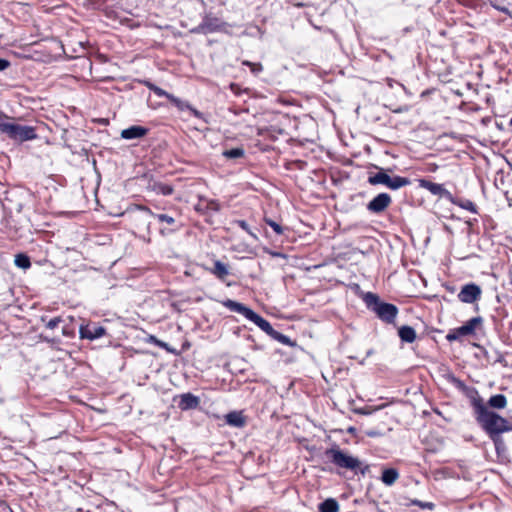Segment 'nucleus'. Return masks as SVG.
Instances as JSON below:
<instances>
[{"label":"nucleus","instance_id":"f257e3e1","mask_svg":"<svg viewBox=\"0 0 512 512\" xmlns=\"http://www.w3.org/2000/svg\"><path fill=\"white\" fill-rule=\"evenodd\" d=\"M473 406L475 408L478 423L490 438L512 430V424L497 413L490 411L486 406H484L482 400H474Z\"/></svg>","mask_w":512,"mask_h":512},{"label":"nucleus","instance_id":"f03ea898","mask_svg":"<svg viewBox=\"0 0 512 512\" xmlns=\"http://www.w3.org/2000/svg\"><path fill=\"white\" fill-rule=\"evenodd\" d=\"M325 454L331 463L340 469L350 470L355 474L360 472L362 475L369 471V465H363L359 458L350 455L338 447L327 449Z\"/></svg>","mask_w":512,"mask_h":512},{"label":"nucleus","instance_id":"7ed1b4c3","mask_svg":"<svg viewBox=\"0 0 512 512\" xmlns=\"http://www.w3.org/2000/svg\"><path fill=\"white\" fill-rule=\"evenodd\" d=\"M363 301L366 304V307L374 312L383 322L391 324L395 321L398 314V308L394 304L382 302L378 295L372 292L365 293Z\"/></svg>","mask_w":512,"mask_h":512},{"label":"nucleus","instance_id":"20e7f679","mask_svg":"<svg viewBox=\"0 0 512 512\" xmlns=\"http://www.w3.org/2000/svg\"><path fill=\"white\" fill-rule=\"evenodd\" d=\"M0 131L9 138L20 142L33 140L37 137L33 127L11 122L9 117L4 114H0Z\"/></svg>","mask_w":512,"mask_h":512},{"label":"nucleus","instance_id":"39448f33","mask_svg":"<svg viewBox=\"0 0 512 512\" xmlns=\"http://www.w3.org/2000/svg\"><path fill=\"white\" fill-rule=\"evenodd\" d=\"M225 307H227L230 311L239 313L243 315L246 319L253 322L255 325H257L262 331L267 333L268 335H272L275 331L272 325L263 317H261L259 314L254 312L252 309L246 307L245 305L233 301V300H227L224 302Z\"/></svg>","mask_w":512,"mask_h":512},{"label":"nucleus","instance_id":"423d86ee","mask_svg":"<svg viewBox=\"0 0 512 512\" xmlns=\"http://www.w3.org/2000/svg\"><path fill=\"white\" fill-rule=\"evenodd\" d=\"M368 182L371 185H385L389 189L397 190L399 188H402L404 186H407L411 183V181L408 178L401 177V176H393L391 177L389 174H387L384 170H380L379 172L370 175L368 178Z\"/></svg>","mask_w":512,"mask_h":512},{"label":"nucleus","instance_id":"0eeeda50","mask_svg":"<svg viewBox=\"0 0 512 512\" xmlns=\"http://www.w3.org/2000/svg\"><path fill=\"white\" fill-rule=\"evenodd\" d=\"M136 209L138 210L139 212V215L136 216V220H138L139 222H141L145 228H146V231H147V234H148V237L144 239L149 242L150 241V222H148V217H154L156 218L158 221L160 222H165L166 224L168 225H173L175 223V218L168 215V214H156V213H153L148 207L146 206H142V205H138L136 206Z\"/></svg>","mask_w":512,"mask_h":512},{"label":"nucleus","instance_id":"6e6552de","mask_svg":"<svg viewBox=\"0 0 512 512\" xmlns=\"http://www.w3.org/2000/svg\"><path fill=\"white\" fill-rule=\"evenodd\" d=\"M482 290L479 285L469 283L462 286L457 297L462 303L473 304L481 298Z\"/></svg>","mask_w":512,"mask_h":512},{"label":"nucleus","instance_id":"1a4fd4ad","mask_svg":"<svg viewBox=\"0 0 512 512\" xmlns=\"http://www.w3.org/2000/svg\"><path fill=\"white\" fill-rule=\"evenodd\" d=\"M419 187L428 190L432 195L453 201V195L442 184L431 182L427 179H418Z\"/></svg>","mask_w":512,"mask_h":512},{"label":"nucleus","instance_id":"9d476101","mask_svg":"<svg viewBox=\"0 0 512 512\" xmlns=\"http://www.w3.org/2000/svg\"><path fill=\"white\" fill-rule=\"evenodd\" d=\"M105 333V328L96 323L81 325L79 328L80 338L82 339L95 340L104 336Z\"/></svg>","mask_w":512,"mask_h":512},{"label":"nucleus","instance_id":"9b49d317","mask_svg":"<svg viewBox=\"0 0 512 512\" xmlns=\"http://www.w3.org/2000/svg\"><path fill=\"white\" fill-rule=\"evenodd\" d=\"M391 201L389 194L380 193L367 204V209L372 213H381L390 205Z\"/></svg>","mask_w":512,"mask_h":512},{"label":"nucleus","instance_id":"f8f14e48","mask_svg":"<svg viewBox=\"0 0 512 512\" xmlns=\"http://www.w3.org/2000/svg\"><path fill=\"white\" fill-rule=\"evenodd\" d=\"M483 323V318L480 316L473 317L468 320L464 325L457 327V333L464 336L473 335L476 329Z\"/></svg>","mask_w":512,"mask_h":512},{"label":"nucleus","instance_id":"ddd939ff","mask_svg":"<svg viewBox=\"0 0 512 512\" xmlns=\"http://www.w3.org/2000/svg\"><path fill=\"white\" fill-rule=\"evenodd\" d=\"M148 133V129L143 126L134 125L123 129L121 137L126 140L139 139Z\"/></svg>","mask_w":512,"mask_h":512},{"label":"nucleus","instance_id":"4468645a","mask_svg":"<svg viewBox=\"0 0 512 512\" xmlns=\"http://www.w3.org/2000/svg\"><path fill=\"white\" fill-rule=\"evenodd\" d=\"M200 400L197 396L192 393H184L180 396L178 406L181 410L186 411L195 409L199 406Z\"/></svg>","mask_w":512,"mask_h":512},{"label":"nucleus","instance_id":"2eb2a0df","mask_svg":"<svg viewBox=\"0 0 512 512\" xmlns=\"http://www.w3.org/2000/svg\"><path fill=\"white\" fill-rule=\"evenodd\" d=\"M226 423L232 427L241 428L245 425V417L240 411H232L225 416Z\"/></svg>","mask_w":512,"mask_h":512},{"label":"nucleus","instance_id":"dca6fc26","mask_svg":"<svg viewBox=\"0 0 512 512\" xmlns=\"http://www.w3.org/2000/svg\"><path fill=\"white\" fill-rule=\"evenodd\" d=\"M209 272L222 281L229 275L228 266L219 260L214 262V266L209 269Z\"/></svg>","mask_w":512,"mask_h":512},{"label":"nucleus","instance_id":"f3484780","mask_svg":"<svg viewBox=\"0 0 512 512\" xmlns=\"http://www.w3.org/2000/svg\"><path fill=\"white\" fill-rule=\"evenodd\" d=\"M398 335L403 342L412 343L416 339V332L411 326H402L398 330Z\"/></svg>","mask_w":512,"mask_h":512},{"label":"nucleus","instance_id":"a211bd4d","mask_svg":"<svg viewBox=\"0 0 512 512\" xmlns=\"http://www.w3.org/2000/svg\"><path fill=\"white\" fill-rule=\"evenodd\" d=\"M398 478H399V473L394 468H387V469L383 470L382 476H381L382 482L387 486L393 485Z\"/></svg>","mask_w":512,"mask_h":512},{"label":"nucleus","instance_id":"6ab92c4d","mask_svg":"<svg viewBox=\"0 0 512 512\" xmlns=\"http://www.w3.org/2000/svg\"><path fill=\"white\" fill-rule=\"evenodd\" d=\"M318 509L320 512H338L339 504L334 498H328L320 503Z\"/></svg>","mask_w":512,"mask_h":512},{"label":"nucleus","instance_id":"aec40b11","mask_svg":"<svg viewBox=\"0 0 512 512\" xmlns=\"http://www.w3.org/2000/svg\"><path fill=\"white\" fill-rule=\"evenodd\" d=\"M449 202L454 205H457L471 213H477L476 205L468 199H458L453 196V201H449Z\"/></svg>","mask_w":512,"mask_h":512},{"label":"nucleus","instance_id":"412c9836","mask_svg":"<svg viewBox=\"0 0 512 512\" xmlns=\"http://www.w3.org/2000/svg\"><path fill=\"white\" fill-rule=\"evenodd\" d=\"M507 404L506 397L503 394H496L490 397L488 405L492 408L503 409Z\"/></svg>","mask_w":512,"mask_h":512},{"label":"nucleus","instance_id":"4be33fe9","mask_svg":"<svg viewBox=\"0 0 512 512\" xmlns=\"http://www.w3.org/2000/svg\"><path fill=\"white\" fill-rule=\"evenodd\" d=\"M245 151L241 147H236L223 151V156L228 159H237L243 157Z\"/></svg>","mask_w":512,"mask_h":512},{"label":"nucleus","instance_id":"5701e85b","mask_svg":"<svg viewBox=\"0 0 512 512\" xmlns=\"http://www.w3.org/2000/svg\"><path fill=\"white\" fill-rule=\"evenodd\" d=\"M491 439L494 443L495 450L499 456L506 453L507 448H506L505 442H504L503 438L501 437V435L493 436V437H491Z\"/></svg>","mask_w":512,"mask_h":512},{"label":"nucleus","instance_id":"b1692460","mask_svg":"<svg viewBox=\"0 0 512 512\" xmlns=\"http://www.w3.org/2000/svg\"><path fill=\"white\" fill-rule=\"evenodd\" d=\"M14 263L17 267L22 269H28L31 266L30 259L25 254H17Z\"/></svg>","mask_w":512,"mask_h":512},{"label":"nucleus","instance_id":"393cba45","mask_svg":"<svg viewBox=\"0 0 512 512\" xmlns=\"http://www.w3.org/2000/svg\"><path fill=\"white\" fill-rule=\"evenodd\" d=\"M153 191H155L158 194L167 196V195H171L173 193V188L168 184L154 183Z\"/></svg>","mask_w":512,"mask_h":512},{"label":"nucleus","instance_id":"a878e982","mask_svg":"<svg viewBox=\"0 0 512 512\" xmlns=\"http://www.w3.org/2000/svg\"><path fill=\"white\" fill-rule=\"evenodd\" d=\"M146 86L148 87L149 90L154 92L157 96H159V97H166L169 101H170V96H173L172 94L166 92L162 88H160V87H158L155 84H152L150 82H146Z\"/></svg>","mask_w":512,"mask_h":512},{"label":"nucleus","instance_id":"bb28decb","mask_svg":"<svg viewBox=\"0 0 512 512\" xmlns=\"http://www.w3.org/2000/svg\"><path fill=\"white\" fill-rule=\"evenodd\" d=\"M170 102L174 104L179 110L184 111L190 108V104L188 102L182 101L181 99L173 96H170Z\"/></svg>","mask_w":512,"mask_h":512},{"label":"nucleus","instance_id":"cd10ccee","mask_svg":"<svg viewBox=\"0 0 512 512\" xmlns=\"http://www.w3.org/2000/svg\"><path fill=\"white\" fill-rule=\"evenodd\" d=\"M242 64L245 65V66L250 67L252 73H254V74H258L259 72L262 71V65L259 64V63H252L250 61L245 60V61L242 62Z\"/></svg>","mask_w":512,"mask_h":512},{"label":"nucleus","instance_id":"c85d7f7f","mask_svg":"<svg viewBox=\"0 0 512 512\" xmlns=\"http://www.w3.org/2000/svg\"><path fill=\"white\" fill-rule=\"evenodd\" d=\"M271 336L283 344H287V345L291 344L289 337L281 334L280 332H277L276 330L273 332V334Z\"/></svg>","mask_w":512,"mask_h":512},{"label":"nucleus","instance_id":"c756f323","mask_svg":"<svg viewBox=\"0 0 512 512\" xmlns=\"http://www.w3.org/2000/svg\"><path fill=\"white\" fill-rule=\"evenodd\" d=\"M265 221L275 231L276 234L281 235L283 233V228L281 225L271 219H266Z\"/></svg>","mask_w":512,"mask_h":512},{"label":"nucleus","instance_id":"7c9ffc66","mask_svg":"<svg viewBox=\"0 0 512 512\" xmlns=\"http://www.w3.org/2000/svg\"><path fill=\"white\" fill-rule=\"evenodd\" d=\"M61 321H62L61 317H54V318L50 319V320L46 323V327H47L48 329L53 330V329H55V328L59 325V323H60Z\"/></svg>","mask_w":512,"mask_h":512},{"label":"nucleus","instance_id":"2f4dec72","mask_svg":"<svg viewBox=\"0 0 512 512\" xmlns=\"http://www.w3.org/2000/svg\"><path fill=\"white\" fill-rule=\"evenodd\" d=\"M461 337H463L462 335L458 334L457 333V328L451 330L447 335H446V339L450 342L452 341H456V340H459Z\"/></svg>","mask_w":512,"mask_h":512},{"label":"nucleus","instance_id":"473e14b6","mask_svg":"<svg viewBox=\"0 0 512 512\" xmlns=\"http://www.w3.org/2000/svg\"><path fill=\"white\" fill-rule=\"evenodd\" d=\"M149 342H150V343H153V344H155V345H157V346H159V347H161V348H164V349H166V350H169V349H168V345H167V343H165V342H163V341H161V340L157 339L155 336H150Z\"/></svg>","mask_w":512,"mask_h":512},{"label":"nucleus","instance_id":"72a5a7b5","mask_svg":"<svg viewBox=\"0 0 512 512\" xmlns=\"http://www.w3.org/2000/svg\"><path fill=\"white\" fill-rule=\"evenodd\" d=\"M416 506L420 507L421 509H428V510H433L435 508L434 503L424 502V501H420V500H418V503Z\"/></svg>","mask_w":512,"mask_h":512},{"label":"nucleus","instance_id":"f704fd0d","mask_svg":"<svg viewBox=\"0 0 512 512\" xmlns=\"http://www.w3.org/2000/svg\"><path fill=\"white\" fill-rule=\"evenodd\" d=\"M192 114L193 116H195L196 118L200 119V120H203L205 123L207 122L204 114L200 111H198L197 109H195L194 107L190 106V108L188 109Z\"/></svg>","mask_w":512,"mask_h":512},{"label":"nucleus","instance_id":"c9c22d12","mask_svg":"<svg viewBox=\"0 0 512 512\" xmlns=\"http://www.w3.org/2000/svg\"><path fill=\"white\" fill-rule=\"evenodd\" d=\"M235 224H237L245 232L250 233L249 225L245 220H236Z\"/></svg>","mask_w":512,"mask_h":512},{"label":"nucleus","instance_id":"e433bc0d","mask_svg":"<svg viewBox=\"0 0 512 512\" xmlns=\"http://www.w3.org/2000/svg\"><path fill=\"white\" fill-rule=\"evenodd\" d=\"M207 207L213 211L220 210V204L216 200H210L207 204Z\"/></svg>","mask_w":512,"mask_h":512},{"label":"nucleus","instance_id":"4c0bfd02","mask_svg":"<svg viewBox=\"0 0 512 512\" xmlns=\"http://www.w3.org/2000/svg\"><path fill=\"white\" fill-rule=\"evenodd\" d=\"M11 65L10 61L0 58V72L6 70Z\"/></svg>","mask_w":512,"mask_h":512},{"label":"nucleus","instance_id":"58836bf2","mask_svg":"<svg viewBox=\"0 0 512 512\" xmlns=\"http://www.w3.org/2000/svg\"><path fill=\"white\" fill-rule=\"evenodd\" d=\"M366 434L368 437H378L381 435V433L376 430H368Z\"/></svg>","mask_w":512,"mask_h":512},{"label":"nucleus","instance_id":"ea45409f","mask_svg":"<svg viewBox=\"0 0 512 512\" xmlns=\"http://www.w3.org/2000/svg\"><path fill=\"white\" fill-rule=\"evenodd\" d=\"M386 82H387V85H388L390 88H392V87H393L394 83H396V84H397V82H396V81H394V80H393V79H391V78H387V79H386ZM398 85H399V86H401L402 88H404V86H403L402 84L398 83Z\"/></svg>","mask_w":512,"mask_h":512},{"label":"nucleus","instance_id":"a19ab883","mask_svg":"<svg viewBox=\"0 0 512 512\" xmlns=\"http://www.w3.org/2000/svg\"><path fill=\"white\" fill-rule=\"evenodd\" d=\"M417 503H418V500H417V499H413V500H410V501H409V503H406L405 505H406L407 507H409V506H411V505H415V506H416V505H417Z\"/></svg>","mask_w":512,"mask_h":512},{"label":"nucleus","instance_id":"79ce46f5","mask_svg":"<svg viewBox=\"0 0 512 512\" xmlns=\"http://www.w3.org/2000/svg\"><path fill=\"white\" fill-rule=\"evenodd\" d=\"M508 278H509V283H510V285H512V266L509 268V271H508Z\"/></svg>","mask_w":512,"mask_h":512},{"label":"nucleus","instance_id":"37998d69","mask_svg":"<svg viewBox=\"0 0 512 512\" xmlns=\"http://www.w3.org/2000/svg\"><path fill=\"white\" fill-rule=\"evenodd\" d=\"M407 110H408L407 107H404V108H398V109L394 110V112L395 113H402V112H405Z\"/></svg>","mask_w":512,"mask_h":512},{"label":"nucleus","instance_id":"c03bdc74","mask_svg":"<svg viewBox=\"0 0 512 512\" xmlns=\"http://www.w3.org/2000/svg\"><path fill=\"white\" fill-rule=\"evenodd\" d=\"M252 238L257 239L256 234L250 229V233H248Z\"/></svg>","mask_w":512,"mask_h":512},{"label":"nucleus","instance_id":"a18cd8bd","mask_svg":"<svg viewBox=\"0 0 512 512\" xmlns=\"http://www.w3.org/2000/svg\"><path fill=\"white\" fill-rule=\"evenodd\" d=\"M272 255L276 257L282 256L280 253H273Z\"/></svg>","mask_w":512,"mask_h":512},{"label":"nucleus","instance_id":"49530a36","mask_svg":"<svg viewBox=\"0 0 512 512\" xmlns=\"http://www.w3.org/2000/svg\"><path fill=\"white\" fill-rule=\"evenodd\" d=\"M272 255L276 257L282 256L280 253H273Z\"/></svg>","mask_w":512,"mask_h":512},{"label":"nucleus","instance_id":"de8ad7c7","mask_svg":"<svg viewBox=\"0 0 512 512\" xmlns=\"http://www.w3.org/2000/svg\"><path fill=\"white\" fill-rule=\"evenodd\" d=\"M459 385H462V382L459 380H455Z\"/></svg>","mask_w":512,"mask_h":512},{"label":"nucleus","instance_id":"09e8293b","mask_svg":"<svg viewBox=\"0 0 512 512\" xmlns=\"http://www.w3.org/2000/svg\"><path fill=\"white\" fill-rule=\"evenodd\" d=\"M509 124H510V126H512V118L510 119Z\"/></svg>","mask_w":512,"mask_h":512}]
</instances>
